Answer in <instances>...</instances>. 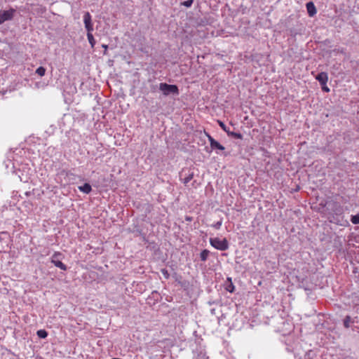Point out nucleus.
Here are the masks:
<instances>
[{"mask_svg":"<svg viewBox=\"0 0 359 359\" xmlns=\"http://www.w3.org/2000/svg\"><path fill=\"white\" fill-rule=\"evenodd\" d=\"M222 224V220L220 219L219 221H218L217 222H216L215 224H214L212 225V226L216 229H219L221 226Z\"/></svg>","mask_w":359,"mask_h":359,"instance_id":"a878e982","label":"nucleus"},{"mask_svg":"<svg viewBox=\"0 0 359 359\" xmlns=\"http://www.w3.org/2000/svg\"><path fill=\"white\" fill-rule=\"evenodd\" d=\"M304 27L302 24L297 22V24L292 27L287 29V34L292 37H296L297 35H302L304 32Z\"/></svg>","mask_w":359,"mask_h":359,"instance_id":"39448f33","label":"nucleus"},{"mask_svg":"<svg viewBox=\"0 0 359 359\" xmlns=\"http://www.w3.org/2000/svg\"><path fill=\"white\" fill-rule=\"evenodd\" d=\"M54 265L63 271H66L67 269V266L65 264H63L60 260L54 261Z\"/></svg>","mask_w":359,"mask_h":359,"instance_id":"2eb2a0df","label":"nucleus"},{"mask_svg":"<svg viewBox=\"0 0 359 359\" xmlns=\"http://www.w3.org/2000/svg\"><path fill=\"white\" fill-rule=\"evenodd\" d=\"M358 323V317H351V316H346L343 319V325L345 328H352L353 325Z\"/></svg>","mask_w":359,"mask_h":359,"instance_id":"1a4fd4ad","label":"nucleus"},{"mask_svg":"<svg viewBox=\"0 0 359 359\" xmlns=\"http://www.w3.org/2000/svg\"><path fill=\"white\" fill-rule=\"evenodd\" d=\"M158 89L162 92L164 96L174 95L177 96L180 94L178 86L175 84H168L167 83H160Z\"/></svg>","mask_w":359,"mask_h":359,"instance_id":"f257e3e1","label":"nucleus"},{"mask_svg":"<svg viewBox=\"0 0 359 359\" xmlns=\"http://www.w3.org/2000/svg\"><path fill=\"white\" fill-rule=\"evenodd\" d=\"M25 194H26L27 196H29V195L30 194V192L27 191V192H26V193H25Z\"/></svg>","mask_w":359,"mask_h":359,"instance_id":"72a5a7b5","label":"nucleus"},{"mask_svg":"<svg viewBox=\"0 0 359 359\" xmlns=\"http://www.w3.org/2000/svg\"><path fill=\"white\" fill-rule=\"evenodd\" d=\"M210 254V252L207 250V249H204L203 250L201 253H200V258H201V260L203 262H205V261H207L209 255Z\"/></svg>","mask_w":359,"mask_h":359,"instance_id":"ddd939ff","label":"nucleus"},{"mask_svg":"<svg viewBox=\"0 0 359 359\" xmlns=\"http://www.w3.org/2000/svg\"><path fill=\"white\" fill-rule=\"evenodd\" d=\"M102 47L104 48V55H107V49H108V45H106V44H102Z\"/></svg>","mask_w":359,"mask_h":359,"instance_id":"c85d7f7f","label":"nucleus"},{"mask_svg":"<svg viewBox=\"0 0 359 359\" xmlns=\"http://www.w3.org/2000/svg\"><path fill=\"white\" fill-rule=\"evenodd\" d=\"M306 8L307 13L309 17H313L316 14L317 10H316V6L313 1L307 2L306 4Z\"/></svg>","mask_w":359,"mask_h":359,"instance_id":"9d476101","label":"nucleus"},{"mask_svg":"<svg viewBox=\"0 0 359 359\" xmlns=\"http://www.w3.org/2000/svg\"><path fill=\"white\" fill-rule=\"evenodd\" d=\"M16 10L13 8H10L9 10H1L0 11V25H2L6 21L13 20Z\"/></svg>","mask_w":359,"mask_h":359,"instance_id":"7ed1b4c3","label":"nucleus"},{"mask_svg":"<svg viewBox=\"0 0 359 359\" xmlns=\"http://www.w3.org/2000/svg\"><path fill=\"white\" fill-rule=\"evenodd\" d=\"M321 86V88H322V90L324 92H326V93H328L330 92V88L327 86V84H325V85H320Z\"/></svg>","mask_w":359,"mask_h":359,"instance_id":"cd10ccee","label":"nucleus"},{"mask_svg":"<svg viewBox=\"0 0 359 359\" xmlns=\"http://www.w3.org/2000/svg\"><path fill=\"white\" fill-rule=\"evenodd\" d=\"M165 278L168 279L170 277V274L166 269H162L161 270Z\"/></svg>","mask_w":359,"mask_h":359,"instance_id":"393cba45","label":"nucleus"},{"mask_svg":"<svg viewBox=\"0 0 359 359\" xmlns=\"http://www.w3.org/2000/svg\"><path fill=\"white\" fill-rule=\"evenodd\" d=\"M225 283H233L231 278L228 277L226 279V281Z\"/></svg>","mask_w":359,"mask_h":359,"instance_id":"7c9ffc66","label":"nucleus"},{"mask_svg":"<svg viewBox=\"0 0 359 359\" xmlns=\"http://www.w3.org/2000/svg\"><path fill=\"white\" fill-rule=\"evenodd\" d=\"M218 124L219 126H220V128L226 133V134L228 135V133H229V128L226 127V126L224 124V123L222 121H218Z\"/></svg>","mask_w":359,"mask_h":359,"instance_id":"5701e85b","label":"nucleus"},{"mask_svg":"<svg viewBox=\"0 0 359 359\" xmlns=\"http://www.w3.org/2000/svg\"><path fill=\"white\" fill-rule=\"evenodd\" d=\"M205 133V135L208 137L212 150L224 151L225 149V147L223 145H222L219 142L215 140L209 133Z\"/></svg>","mask_w":359,"mask_h":359,"instance_id":"6e6552de","label":"nucleus"},{"mask_svg":"<svg viewBox=\"0 0 359 359\" xmlns=\"http://www.w3.org/2000/svg\"><path fill=\"white\" fill-rule=\"evenodd\" d=\"M225 289L228 292L232 293L235 290V287H234L233 283H225Z\"/></svg>","mask_w":359,"mask_h":359,"instance_id":"6ab92c4d","label":"nucleus"},{"mask_svg":"<svg viewBox=\"0 0 359 359\" xmlns=\"http://www.w3.org/2000/svg\"><path fill=\"white\" fill-rule=\"evenodd\" d=\"M194 3V0H187L184 1H182L180 3V6H183L186 8H190Z\"/></svg>","mask_w":359,"mask_h":359,"instance_id":"4be33fe9","label":"nucleus"},{"mask_svg":"<svg viewBox=\"0 0 359 359\" xmlns=\"http://www.w3.org/2000/svg\"><path fill=\"white\" fill-rule=\"evenodd\" d=\"M344 52V50L343 48L340 50V53H343Z\"/></svg>","mask_w":359,"mask_h":359,"instance_id":"f704fd0d","label":"nucleus"},{"mask_svg":"<svg viewBox=\"0 0 359 359\" xmlns=\"http://www.w3.org/2000/svg\"><path fill=\"white\" fill-rule=\"evenodd\" d=\"M186 219H187V221H191V217H187L186 218Z\"/></svg>","mask_w":359,"mask_h":359,"instance_id":"473e14b6","label":"nucleus"},{"mask_svg":"<svg viewBox=\"0 0 359 359\" xmlns=\"http://www.w3.org/2000/svg\"><path fill=\"white\" fill-rule=\"evenodd\" d=\"M92 32H87V38L89 43L90 44L91 48H93L96 43V41Z\"/></svg>","mask_w":359,"mask_h":359,"instance_id":"4468645a","label":"nucleus"},{"mask_svg":"<svg viewBox=\"0 0 359 359\" xmlns=\"http://www.w3.org/2000/svg\"><path fill=\"white\" fill-rule=\"evenodd\" d=\"M194 172L191 168H183L180 172V180L187 185L194 177Z\"/></svg>","mask_w":359,"mask_h":359,"instance_id":"20e7f679","label":"nucleus"},{"mask_svg":"<svg viewBox=\"0 0 359 359\" xmlns=\"http://www.w3.org/2000/svg\"><path fill=\"white\" fill-rule=\"evenodd\" d=\"M1 236H4L8 237V234L6 232H2V233H1V234H0V239H1V238H1Z\"/></svg>","mask_w":359,"mask_h":359,"instance_id":"c756f323","label":"nucleus"},{"mask_svg":"<svg viewBox=\"0 0 359 359\" xmlns=\"http://www.w3.org/2000/svg\"><path fill=\"white\" fill-rule=\"evenodd\" d=\"M62 257V254L59 252H55L51 257V263L54 264V261L60 260V259Z\"/></svg>","mask_w":359,"mask_h":359,"instance_id":"a211bd4d","label":"nucleus"},{"mask_svg":"<svg viewBox=\"0 0 359 359\" xmlns=\"http://www.w3.org/2000/svg\"><path fill=\"white\" fill-rule=\"evenodd\" d=\"M328 209L336 215H341L343 213V207L338 202L330 201L327 203Z\"/></svg>","mask_w":359,"mask_h":359,"instance_id":"423d86ee","label":"nucleus"},{"mask_svg":"<svg viewBox=\"0 0 359 359\" xmlns=\"http://www.w3.org/2000/svg\"><path fill=\"white\" fill-rule=\"evenodd\" d=\"M149 89L151 93H156L158 89V85L156 83H151L149 86Z\"/></svg>","mask_w":359,"mask_h":359,"instance_id":"b1692460","label":"nucleus"},{"mask_svg":"<svg viewBox=\"0 0 359 359\" xmlns=\"http://www.w3.org/2000/svg\"><path fill=\"white\" fill-rule=\"evenodd\" d=\"M45 73H46V68H44L43 67L41 66V67H39L36 70V74H37L39 76H43L45 75Z\"/></svg>","mask_w":359,"mask_h":359,"instance_id":"aec40b11","label":"nucleus"},{"mask_svg":"<svg viewBox=\"0 0 359 359\" xmlns=\"http://www.w3.org/2000/svg\"><path fill=\"white\" fill-rule=\"evenodd\" d=\"M151 295L153 297V298L156 300V301H158V297H160V294L157 292V291H153L151 292Z\"/></svg>","mask_w":359,"mask_h":359,"instance_id":"bb28decb","label":"nucleus"},{"mask_svg":"<svg viewBox=\"0 0 359 359\" xmlns=\"http://www.w3.org/2000/svg\"><path fill=\"white\" fill-rule=\"evenodd\" d=\"M210 313H211V314H212V315H215V314H216V310H215V309H212L210 310Z\"/></svg>","mask_w":359,"mask_h":359,"instance_id":"2f4dec72","label":"nucleus"},{"mask_svg":"<svg viewBox=\"0 0 359 359\" xmlns=\"http://www.w3.org/2000/svg\"><path fill=\"white\" fill-rule=\"evenodd\" d=\"M228 136L233 137L234 139H239V140L243 139V135L240 133H236V132L229 131V133H228Z\"/></svg>","mask_w":359,"mask_h":359,"instance_id":"dca6fc26","label":"nucleus"},{"mask_svg":"<svg viewBox=\"0 0 359 359\" xmlns=\"http://www.w3.org/2000/svg\"><path fill=\"white\" fill-rule=\"evenodd\" d=\"M83 23L85 29L87 32L93 31V23L92 21V16L89 12L86 11L83 15Z\"/></svg>","mask_w":359,"mask_h":359,"instance_id":"0eeeda50","label":"nucleus"},{"mask_svg":"<svg viewBox=\"0 0 359 359\" xmlns=\"http://www.w3.org/2000/svg\"><path fill=\"white\" fill-rule=\"evenodd\" d=\"M36 334L40 339H46L48 336V332L46 330H39L36 332Z\"/></svg>","mask_w":359,"mask_h":359,"instance_id":"f3484780","label":"nucleus"},{"mask_svg":"<svg viewBox=\"0 0 359 359\" xmlns=\"http://www.w3.org/2000/svg\"><path fill=\"white\" fill-rule=\"evenodd\" d=\"M80 191L85 194H90L92 191V187L89 183H85L78 187Z\"/></svg>","mask_w":359,"mask_h":359,"instance_id":"f8f14e48","label":"nucleus"},{"mask_svg":"<svg viewBox=\"0 0 359 359\" xmlns=\"http://www.w3.org/2000/svg\"><path fill=\"white\" fill-rule=\"evenodd\" d=\"M351 222L353 224H359V213H358L355 215H351Z\"/></svg>","mask_w":359,"mask_h":359,"instance_id":"412c9836","label":"nucleus"},{"mask_svg":"<svg viewBox=\"0 0 359 359\" xmlns=\"http://www.w3.org/2000/svg\"><path fill=\"white\" fill-rule=\"evenodd\" d=\"M316 79L319 82L320 85H325L327 83L328 75L326 72H322L316 76Z\"/></svg>","mask_w":359,"mask_h":359,"instance_id":"9b49d317","label":"nucleus"},{"mask_svg":"<svg viewBox=\"0 0 359 359\" xmlns=\"http://www.w3.org/2000/svg\"><path fill=\"white\" fill-rule=\"evenodd\" d=\"M210 244L215 249L221 251L228 250L229 246V242L225 238L222 240L219 239V238H210Z\"/></svg>","mask_w":359,"mask_h":359,"instance_id":"f03ea898","label":"nucleus"}]
</instances>
